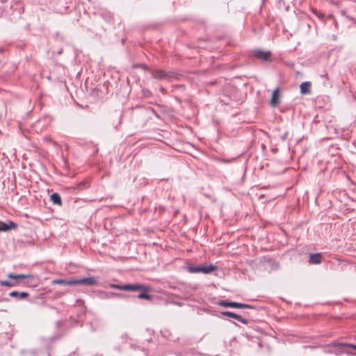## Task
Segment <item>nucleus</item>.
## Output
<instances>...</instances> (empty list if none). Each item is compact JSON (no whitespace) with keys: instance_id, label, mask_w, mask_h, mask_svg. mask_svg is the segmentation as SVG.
<instances>
[{"instance_id":"12","label":"nucleus","mask_w":356,"mask_h":356,"mask_svg":"<svg viewBox=\"0 0 356 356\" xmlns=\"http://www.w3.org/2000/svg\"><path fill=\"white\" fill-rule=\"evenodd\" d=\"M50 200L53 202L54 204L58 206H62L63 202L60 197V195L57 193H54L50 195Z\"/></svg>"},{"instance_id":"5","label":"nucleus","mask_w":356,"mask_h":356,"mask_svg":"<svg viewBox=\"0 0 356 356\" xmlns=\"http://www.w3.org/2000/svg\"><path fill=\"white\" fill-rule=\"evenodd\" d=\"M280 88H276L272 92V97L270 99V104L272 107L277 106L280 103Z\"/></svg>"},{"instance_id":"11","label":"nucleus","mask_w":356,"mask_h":356,"mask_svg":"<svg viewBox=\"0 0 356 356\" xmlns=\"http://www.w3.org/2000/svg\"><path fill=\"white\" fill-rule=\"evenodd\" d=\"M90 186L89 181L87 179L83 180L80 183L75 184L72 188L78 191H83L88 188Z\"/></svg>"},{"instance_id":"8","label":"nucleus","mask_w":356,"mask_h":356,"mask_svg":"<svg viewBox=\"0 0 356 356\" xmlns=\"http://www.w3.org/2000/svg\"><path fill=\"white\" fill-rule=\"evenodd\" d=\"M17 225L12 221L8 223L0 222V232H6L11 229L17 228Z\"/></svg>"},{"instance_id":"3","label":"nucleus","mask_w":356,"mask_h":356,"mask_svg":"<svg viewBox=\"0 0 356 356\" xmlns=\"http://www.w3.org/2000/svg\"><path fill=\"white\" fill-rule=\"evenodd\" d=\"M74 285L80 284V285H86V286H92L97 283V279L93 277H85L79 280H74L73 279Z\"/></svg>"},{"instance_id":"16","label":"nucleus","mask_w":356,"mask_h":356,"mask_svg":"<svg viewBox=\"0 0 356 356\" xmlns=\"http://www.w3.org/2000/svg\"><path fill=\"white\" fill-rule=\"evenodd\" d=\"M9 296L12 298H19L21 299L26 298L29 296V293L27 292H18L16 291H12L9 293Z\"/></svg>"},{"instance_id":"13","label":"nucleus","mask_w":356,"mask_h":356,"mask_svg":"<svg viewBox=\"0 0 356 356\" xmlns=\"http://www.w3.org/2000/svg\"><path fill=\"white\" fill-rule=\"evenodd\" d=\"M311 83L310 82H308V81H306V82H303L300 84V92L302 94H309L311 92Z\"/></svg>"},{"instance_id":"9","label":"nucleus","mask_w":356,"mask_h":356,"mask_svg":"<svg viewBox=\"0 0 356 356\" xmlns=\"http://www.w3.org/2000/svg\"><path fill=\"white\" fill-rule=\"evenodd\" d=\"M322 261V255L321 253H312L309 255V262L312 264H319Z\"/></svg>"},{"instance_id":"20","label":"nucleus","mask_w":356,"mask_h":356,"mask_svg":"<svg viewBox=\"0 0 356 356\" xmlns=\"http://www.w3.org/2000/svg\"><path fill=\"white\" fill-rule=\"evenodd\" d=\"M12 0H0V8H4V10L10 4Z\"/></svg>"},{"instance_id":"18","label":"nucleus","mask_w":356,"mask_h":356,"mask_svg":"<svg viewBox=\"0 0 356 356\" xmlns=\"http://www.w3.org/2000/svg\"><path fill=\"white\" fill-rule=\"evenodd\" d=\"M235 302H231L227 300H220L218 305L224 307H234Z\"/></svg>"},{"instance_id":"27","label":"nucleus","mask_w":356,"mask_h":356,"mask_svg":"<svg viewBox=\"0 0 356 356\" xmlns=\"http://www.w3.org/2000/svg\"><path fill=\"white\" fill-rule=\"evenodd\" d=\"M354 348H356V346H354Z\"/></svg>"},{"instance_id":"10","label":"nucleus","mask_w":356,"mask_h":356,"mask_svg":"<svg viewBox=\"0 0 356 356\" xmlns=\"http://www.w3.org/2000/svg\"><path fill=\"white\" fill-rule=\"evenodd\" d=\"M217 269V267L213 264H210L208 266H200V273L204 274H209L213 272Z\"/></svg>"},{"instance_id":"14","label":"nucleus","mask_w":356,"mask_h":356,"mask_svg":"<svg viewBox=\"0 0 356 356\" xmlns=\"http://www.w3.org/2000/svg\"><path fill=\"white\" fill-rule=\"evenodd\" d=\"M8 277L11 279L15 280H23V279H31L32 280L33 278V276L31 275H24V274H19V275H15L13 273H9L8 275Z\"/></svg>"},{"instance_id":"25","label":"nucleus","mask_w":356,"mask_h":356,"mask_svg":"<svg viewBox=\"0 0 356 356\" xmlns=\"http://www.w3.org/2000/svg\"><path fill=\"white\" fill-rule=\"evenodd\" d=\"M3 10H4V8H3V7H1V8H0V16L1 15V14H2V13H3Z\"/></svg>"},{"instance_id":"19","label":"nucleus","mask_w":356,"mask_h":356,"mask_svg":"<svg viewBox=\"0 0 356 356\" xmlns=\"http://www.w3.org/2000/svg\"><path fill=\"white\" fill-rule=\"evenodd\" d=\"M234 308H240V309L248 308V309H252L253 307L252 305H248V304H243V303H240V302H235L234 307Z\"/></svg>"},{"instance_id":"4","label":"nucleus","mask_w":356,"mask_h":356,"mask_svg":"<svg viewBox=\"0 0 356 356\" xmlns=\"http://www.w3.org/2000/svg\"><path fill=\"white\" fill-rule=\"evenodd\" d=\"M145 290L144 284L136 283V284H122V291H137L138 290Z\"/></svg>"},{"instance_id":"6","label":"nucleus","mask_w":356,"mask_h":356,"mask_svg":"<svg viewBox=\"0 0 356 356\" xmlns=\"http://www.w3.org/2000/svg\"><path fill=\"white\" fill-rule=\"evenodd\" d=\"M221 315L233 318L243 324H248V320L243 318L241 315L236 314L232 312H221Z\"/></svg>"},{"instance_id":"22","label":"nucleus","mask_w":356,"mask_h":356,"mask_svg":"<svg viewBox=\"0 0 356 356\" xmlns=\"http://www.w3.org/2000/svg\"><path fill=\"white\" fill-rule=\"evenodd\" d=\"M111 288L115 289H120L122 290V285L120 284H111Z\"/></svg>"},{"instance_id":"24","label":"nucleus","mask_w":356,"mask_h":356,"mask_svg":"<svg viewBox=\"0 0 356 356\" xmlns=\"http://www.w3.org/2000/svg\"><path fill=\"white\" fill-rule=\"evenodd\" d=\"M120 118H121V117H120V116H119V118H119V122H118V124H115V128H117V127L121 124Z\"/></svg>"},{"instance_id":"1","label":"nucleus","mask_w":356,"mask_h":356,"mask_svg":"<svg viewBox=\"0 0 356 356\" xmlns=\"http://www.w3.org/2000/svg\"><path fill=\"white\" fill-rule=\"evenodd\" d=\"M151 74L153 78L156 79H170L177 75L175 72H168L163 70H153L151 71Z\"/></svg>"},{"instance_id":"17","label":"nucleus","mask_w":356,"mask_h":356,"mask_svg":"<svg viewBox=\"0 0 356 356\" xmlns=\"http://www.w3.org/2000/svg\"><path fill=\"white\" fill-rule=\"evenodd\" d=\"M200 266H194L193 264H188L186 266V269L190 273H199Z\"/></svg>"},{"instance_id":"7","label":"nucleus","mask_w":356,"mask_h":356,"mask_svg":"<svg viewBox=\"0 0 356 356\" xmlns=\"http://www.w3.org/2000/svg\"><path fill=\"white\" fill-rule=\"evenodd\" d=\"M145 290H138L137 291H140V293L137 296V298L139 299H145L149 300L152 299V296L148 294V291H149L150 288L146 285H144Z\"/></svg>"},{"instance_id":"15","label":"nucleus","mask_w":356,"mask_h":356,"mask_svg":"<svg viewBox=\"0 0 356 356\" xmlns=\"http://www.w3.org/2000/svg\"><path fill=\"white\" fill-rule=\"evenodd\" d=\"M52 284H60V285H74L73 279L66 280L62 279H56L51 281Z\"/></svg>"},{"instance_id":"26","label":"nucleus","mask_w":356,"mask_h":356,"mask_svg":"<svg viewBox=\"0 0 356 356\" xmlns=\"http://www.w3.org/2000/svg\"><path fill=\"white\" fill-rule=\"evenodd\" d=\"M56 296L58 297H61L63 296L62 293H56Z\"/></svg>"},{"instance_id":"23","label":"nucleus","mask_w":356,"mask_h":356,"mask_svg":"<svg viewBox=\"0 0 356 356\" xmlns=\"http://www.w3.org/2000/svg\"><path fill=\"white\" fill-rule=\"evenodd\" d=\"M288 137V132L286 131L284 132L282 135L280 136V139L282 140V141H284L286 140Z\"/></svg>"},{"instance_id":"21","label":"nucleus","mask_w":356,"mask_h":356,"mask_svg":"<svg viewBox=\"0 0 356 356\" xmlns=\"http://www.w3.org/2000/svg\"><path fill=\"white\" fill-rule=\"evenodd\" d=\"M0 284L1 286H10V287L16 285V284H15L12 282H10V281H6V280L1 281Z\"/></svg>"},{"instance_id":"2","label":"nucleus","mask_w":356,"mask_h":356,"mask_svg":"<svg viewBox=\"0 0 356 356\" xmlns=\"http://www.w3.org/2000/svg\"><path fill=\"white\" fill-rule=\"evenodd\" d=\"M253 56L262 61H270L272 58V54L269 51H263L259 49L253 51Z\"/></svg>"}]
</instances>
